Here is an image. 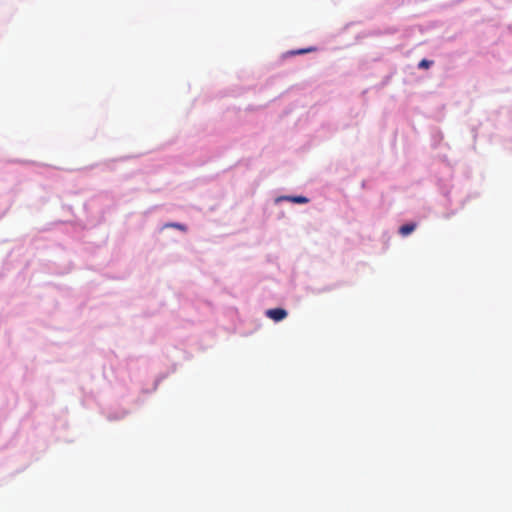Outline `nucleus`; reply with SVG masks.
Instances as JSON below:
<instances>
[{"instance_id": "nucleus-1", "label": "nucleus", "mask_w": 512, "mask_h": 512, "mask_svg": "<svg viewBox=\"0 0 512 512\" xmlns=\"http://www.w3.org/2000/svg\"><path fill=\"white\" fill-rule=\"evenodd\" d=\"M288 313L283 308H274L266 311V316L270 319L279 322L287 317Z\"/></svg>"}, {"instance_id": "nucleus-2", "label": "nucleus", "mask_w": 512, "mask_h": 512, "mask_svg": "<svg viewBox=\"0 0 512 512\" xmlns=\"http://www.w3.org/2000/svg\"><path fill=\"white\" fill-rule=\"evenodd\" d=\"M416 228V224L415 223H408V224H405V225H402L399 229V233L402 235V236H408L410 233H412Z\"/></svg>"}, {"instance_id": "nucleus-3", "label": "nucleus", "mask_w": 512, "mask_h": 512, "mask_svg": "<svg viewBox=\"0 0 512 512\" xmlns=\"http://www.w3.org/2000/svg\"><path fill=\"white\" fill-rule=\"evenodd\" d=\"M315 50L316 49L314 47H310V48H305V49L293 50V51L289 52V54L290 55H300V54L313 52Z\"/></svg>"}, {"instance_id": "nucleus-4", "label": "nucleus", "mask_w": 512, "mask_h": 512, "mask_svg": "<svg viewBox=\"0 0 512 512\" xmlns=\"http://www.w3.org/2000/svg\"><path fill=\"white\" fill-rule=\"evenodd\" d=\"M286 199L300 204L308 202V199L304 196L286 197Z\"/></svg>"}, {"instance_id": "nucleus-5", "label": "nucleus", "mask_w": 512, "mask_h": 512, "mask_svg": "<svg viewBox=\"0 0 512 512\" xmlns=\"http://www.w3.org/2000/svg\"><path fill=\"white\" fill-rule=\"evenodd\" d=\"M433 64L432 61L430 60H427V59H422L419 64H418V67L420 69H428L431 65Z\"/></svg>"}, {"instance_id": "nucleus-6", "label": "nucleus", "mask_w": 512, "mask_h": 512, "mask_svg": "<svg viewBox=\"0 0 512 512\" xmlns=\"http://www.w3.org/2000/svg\"><path fill=\"white\" fill-rule=\"evenodd\" d=\"M168 226L175 227V228H178L180 230H185V227L182 224H178V223L169 224Z\"/></svg>"}]
</instances>
